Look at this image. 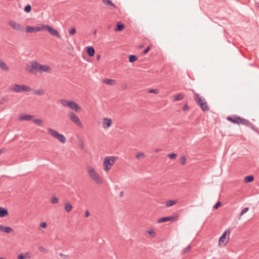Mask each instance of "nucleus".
Instances as JSON below:
<instances>
[{
    "instance_id": "1",
    "label": "nucleus",
    "mask_w": 259,
    "mask_h": 259,
    "mask_svg": "<svg viewBox=\"0 0 259 259\" xmlns=\"http://www.w3.org/2000/svg\"><path fill=\"white\" fill-rule=\"evenodd\" d=\"M192 91L194 93V99L195 102L199 106L201 110L204 112L208 111L209 110V107L204 98H202L199 94L195 93L193 90Z\"/></svg>"
},
{
    "instance_id": "2",
    "label": "nucleus",
    "mask_w": 259,
    "mask_h": 259,
    "mask_svg": "<svg viewBox=\"0 0 259 259\" xmlns=\"http://www.w3.org/2000/svg\"><path fill=\"white\" fill-rule=\"evenodd\" d=\"M39 63L36 61H33L30 62V64H26L25 70L27 72L32 74H35L39 72Z\"/></svg>"
},
{
    "instance_id": "3",
    "label": "nucleus",
    "mask_w": 259,
    "mask_h": 259,
    "mask_svg": "<svg viewBox=\"0 0 259 259\" xmlns=\"http://www.w3.org/2000/svg\"><path fill=\"white\" fill-rule=\"evenodd\" d=\"M117 158L116 157L114 156L106 157L104 158L103 166L105 171L107 172L111 169V167L114 164L115 160Z\"/></svg>"
},
{
    "instance_id": "4",
    "label": "nucleus",
    "mask_w": 259,
    "mask_h": 259,
    "mask_svg": "<svg viewBox=\"0 0 259 259\" xmlns=\"http://www.w3.org/2000/svg\"><path fill=\"white\" fill-rule=\"evenodd\" d=\"M48 133L53 137L58 140L62 143H65L66 141L65 136L59 133L57 131H55L51 128H48Z\"/></svg>"
},
{
    "instance_id": "5",
    "label": "nucleus",
    "mask_w": 259,
    "mask_h": 259,
    "mask_svg": "<svg viewBox=\"0 0 259 259\" xmlns=\"http://www.w3.org/2000/svg\"><path fill=\"white\" fill-rule=\"evenodd\" d=\"M88 172L91 178L98 184L103 183V180L99 175L95 171L93 167H89L88 168Z\"/></svg>"
},
{
    "instance_id": "6",
    "label": "nucleus",
    "mask_w": 259,
    "mask_h": 259,
    "mask_svg": "<svg viewBox=\"0 0 259 259\" xmlns=\"http://www.w3.org/2000/svg\"><path fill=\"white\" fill-rule=\"evenodd\" d=\"M227 120L234 123L238 124H244L246 122V119L237 115H233V116H228L227 117Z\"/></svg>"
},
{
    "instance_id": "7",
    "label": "nucleus",
    "mask_w": 259,
    "mask_h": 259,
    "mask_svg": "<svg viewBox=\"0 0 259 259\" xmlns=\"http://www.w3.org/2000/svg\"><path fill=\"white\" fill-rule=\"evenodd\" d=\"M12 90L16 93H20L23 91L29 92L31 91L32 89L30 87L25 85H19L18 84H15L14 85Z\"/></svg>"
},
{
    "instance_id": "8",
    "label": "nucleus",
    "mask_w": 259,
    "mask_h": 259,
    "mask_svg": "<svg viewBox=\"0 0 259 259\" xmlns=\"http://www.w3.org/2000/svg\"><path fill=\"white\" fill-rule=\"evenodd\" d=\"M68 116L70 120L76 124L77 126L81 127L82 124L81 123L78 116L73 112H70L68 113Z\"/></svg>"
},
{
    "instance_id": "9",
    "label": "nucleus",
    "mask_w": 259,
    "mask_h": 259,
    "mask_svg": "<svg viewBox=\"0 0 259 259\" xmlns=\"http://www.w3.org/2000/svg\"><path fill=\"white\" fill-rule=\"evenodd\" d=\"M43 28L44 30L48 31L52 35L56 36L58 37H60L59 32L51 26L48 25H43Z\"/></svg>"
},
{
    "instance_id": "10",
    "label": "nucleus",
    "mask_w": 259,
    "mask_h": 259,
    "mask_svg": "<svg viewBox=\"0 0 259 259\" xmlns=\"http://www.w3.org/2000/svg\"><path fill=\"white\" fill-rule=\"evenodd\" d=\"M178 215L177 214H176L172 216H169L160 218L157 220V222L158 223H162L167 221L174 222L176 221L178 219Z\"/></svg>"
},
{
    "instance_id": "11",
    "label": "nucleus",
    "mask_w": 259,
    "mask_h": 259,
    "mask_svg": "<svg viewBox=\"0 0 259 259\" xmlns=\"http://www.w3.org/2000/svg\"><path fill=\"white\" fill-rule=\"evenodd\" d=\"M44 30L43 25L41 26L33 27L28 26L26 28V31L29 33L36 32Z\"/></svg>"
},
{
    "instance_id": "12",
    "label": "nucleus",
    "mask_w": 259,
    "mask_h": 259,
    "mask_svg": "<svg viewBox=\"0 0 259 259\" xmlns=\"http://www.w3.org/2000/svg\"><path fill=\"white\" fill-rule=\"evenodd\" d=\"M229 235H230V229H228L226 230L223 233V234L222 235V236L220 237L219 241V244H221V243H224V244L225 245L226 243H227L228 242L227 241H226L225 242L226 236L228 235L229 237Z\"/></svg>"
},
{
    "instance_id": "13",
    "label": "nucleus",
    "mask_w": 259,
    "mask_h": 259,
    "mask_svg": "<svg viewBox=\"0 0 259 259\" xmlns=\"http://www.w3.org/2000/svg\"><path fill=\"white\" fill-rule=\"evenodd\" d=\"M9 24L14 29L20 31H23L24 29L21 27L20 24L17 23L14 21H10L9 22Z\"/></svg>"
},
{
    "instance_id": "14",
    "label": "nucleus",
    "mask_w": 259,
    "mask_h": 259,
    "mask_svg": "<svg viewBox=\"0 0 259 259\" xmlns=\"http://www.w3.org/2000/svg\"><path fill=\"white\" fill-rule=\"evenodd\" d=\"M39 73L46 72L50 73L51 71V68L48 65H41L39 64Z\"/></svg>"
},
{
    "instance_id": "15",
    "label": "nucleus",
    "mask_w": 259,
    "mask_h": 259,
    "mask_svg": "<svg viewBox=\"0 0 259 259\" xmlns=\"http://www.w3.org/2000/svg\"><path fill=\"white\" fill-rule=\"evenodd\" d=\"M69 108L76 112L79 111L81 109V107L73 101H70V104Z\"/></svg>"
},
{
    "instance_id": "16",
    "label": "nucleus",
    "mask_w": 259,
    "mask_h": 259,
    "mask_svg": "<svg viewBox=\"0 0 259 259\" xmlns=\"http://www.w3.org/2000/svg\"><path fill=\"white\" fill-rule=\"evenodd\" d=\"M112 124V120L107 118H104L102 126L104 128L109 127Z\"/></svg>"
},
{
    "instance_id": "17",
    "label": "nucleus",
    "mask_w": 259,
    "mask_h": 259,
    "mask_svg": "<svg viewBox=\"0 0 259 259\" xmlns=\"http://www.w3.org/2000/svg\"><path fill=\"white\" fill-rule=\"evenodd\" d=\"M32 117L33 116L31 115L23 114L19 116V120L20 121L29 120L32 119Z\"/></svg>"
},
{
    "instance_id": "18",
    "label": "nucleus",
    "mask_w": 259,
    "mask_h": 259,
    "mask_svg": "<svg viewBox=\"0 0 259 259\" xmlns=\"http://www.w3.org/2000/svg\"><path fill=\"white\" fill-rule=\"evenodd\" d=\"M13 231V229L10 227H6L3 225H0V231L10 233Z\"/></svg>"
},
{
    "instance_id": "19",
    "label": "nucleus",
    "mask_w": 259,
    "mask_h": 259,
    "mask_svg": "<svg viewBox=\"0 0 259 259\" xmlns=\"http://www.w3.org/2000/svg\"><path fill=\"white\" fill-rule=\"evenodd\" d=\"M102 1L104 5L111 9L116 8V6L110 0H102Z\"/></svg>"
},
{
    "instance_id": "20",
    "label": "nucleus",
    "mask_w": 259,
    "mask_h": 259,
    "mask_svg": "<svg viewBox=\"0 0 259 259\" xmlns=\"http://www.w3.org/2000/svg\"><path fill=\"white\" fill-rule=\"evenodd\" d=\"M87 49V52L88 54V55L90 57H93L95 55V51L94 48L93 47H87L86 48Z\"/></svg>"
},
{
    "instance_id": "21",
    "label": "nucleus",
    "mask_w": 259,
    "mask_h": 259,
    "mask_svg": "<svg viewBox=\"0 0 259 259\" xmlns=\"http://www.w3.org/2000/svg\"><path fill=\"white\" fill-rule=\"evenodd\" d=\"M0 68L5 71H8L9 70L6 63L1 59H0Z\"/></svg>"
},
{
    "instance_id": "22",
    "label": "nucleus",
    "mask_w": 259,
    "mask_h": 259,
    "mask_svg": "<svg viewBox=\"0 0 259 259\" xmlns=\"http://www.w3.org/2000/svg\"><path fill=\"white\" fill-rule=\"evenodd\" d=\"M9 213L7 208L0 207V218H4Z\"/></svg>"
},
{
    "instance_id": "23",
    "label": "nucleus",
    "mask_w": 259,
    "mask_h": 259,
    "mask_svg": "<svg viewBox=\"0 0 259 259\" xmlns=\"http://www.w3.org/2000/svg\"><path fill=\"white\" fill-rule=\"evenodd\" d=\"M124 28V25L121 22H118L115 28V30L116 31H121Z\"/></svg>"
},
{
    "instance_id": "24",
    "label": "nucleus",
    "mask_w": 259,
    "mask_h": 259,
    "mask_svg": "<svg viewBox=\"0 0 259 259\" xmlns=\"http://www.w3.org/2000/svg\"><path fill=\"white\" fill-rule=\"evenodd\" d=\"M103 82L109 85H113L116 83V81L112 79H105L103 80Z\"/></svg>"
},
{
    "instance_id": "25",
    "label": "nucleus",
    "mask_w": 259,
    "mask_h": 259,
    "mask_svg": "<svg viewBox=\"0 0 259 259\" xmlns=\"http://www.w3.org/2000/svg\"><path fill=\"white\" fill-rule=\"evenodd\" d=\"M60 103L62 106L64 107H69L70 104V101H68L66 99H61L60 100Z\"/></svg>"
},
{
    "instance_id": "26",
    "label": "nucleus",
    "mask_w": 259,
    "mask_h": 259,
    "mask_svg": "<svg viewBox=\"0 0 259 259\" xmlns=\"http://www.w3.org/2000/svg\"><path fill=\"white\" fill-rule=\"evenodd\" d=\"M184 97V94H183L182 93L179 94L178 95H177L174 97V101H180L183 99Z\"/></svg>"
},
{
    "instance_id": "27",
    "label": "nucleus",
    "mask_w": 259,
    "mask_h": 259,
    "mask_svg": "<svg viewBox=\"0 0 259 259\" xmlns=\"http://www.w3.org/2000/svg\"><path fill=\"white\" fill-rule=\"evenodd\" d=\"M243 125H245L248 127H249L252 130L254 131H256V130L255 128L254 125L248 120L246 119V122H245Z\"/></svg>"
},
{
    "instance_id": "28",
    "label": "nucleus",
    "mask_w": 259,
    "mask_h": 259,
    "mask_svg": "<svg viewBox=\"0 0 259 259\" xmlns=\"http://www.w3.org/2000/svg\"><path fill=\"white\" fill-rule=\"evenodd\" d=\"M72 209V206L69 202H67L65 204V209L67 212H70Z\"/></svg>"
},
{
    "instance_id": "29",
    "label": "nucleus",
    "mask_w": 259,
    "mask_h": 259,
    "mask_svg": "<svg viewBox=\"0 0 259 259\" xmlns=\"http://www.w3.org/2000/svg\"><path fill=\"white\" fill-rule=\"evenodd\" d=\"M254 177L252 176H247L244 178V182L245 183H250L253 181Z\"/></svg>"
},
{
    "instance_id": "30",
    "label": "nucleus",
    "mask_w": 259,
    "mask_h": 259,
    "mask_svg": "<svg viewBox=\"0 0 259 259\" xmlns=\"http://www.w3.org/2000/svg\"><path fill=\"white\" fill-rule=\"evenodd\" d=\"M128 59H129L130 62L133 63L138 59V58L135 55H129Z\"/></svg>"
},
{
    "instance_id": "31",
    "label": "nucleus",
    "mask_w": 259,
    "mask_h": 259,
    "mask_svg": "<svg viewBox=\"0 0 259 259\" xmlns=\"http://www.w3.org/2000/svg\"><path fill=\"white\" fill-rule=\"evenodd\" d=\"M9 100H10L9 97L8 96H5L1 99V100L0 101V104L2 105L5 103H7L9 101Z\"/></svg>"
},
{
    "instance_id": "32",
    "label": "nucleus",
    "mask_w": 259,
    "mask_h": 259,
    "mask_svg": "<svg viewBox=\"0 0 259 259\" xmlns=\"http://www.w3.org/2000/svg\"><path fill=\"white\" fill-rule=\"evenodd\" d=\"M176 203V202L175 200H169L166 201L165 205L167 207H170V206L175 204Z\"/></svg>"
},
{
    "instance_id": "33",
    "label": "nucleus",
    "mask_w": 259,
    "mask_h": 259,
    "mask_svg": "<svg viewBox=\"0 0 259 259\" xmlns=\"http://www.w3.org/2000/svg\"><path fill=\"white\" fill-rule=\"evenodd\" d=\"M33 121L35 123H36L37 125H38L39 126H42V125L43 121L41 119H34L33 120Z\"/></svg>"
},
{
    "instance_id": "34",
    "label": "nucleus",
    "mask_w": 259,
    "mask_h": 259,
    "mask_svg": "<svg viewBox=\"0 0 259 259\" xmlns=\"http://www.w3.org/2000/svg\"><path fill=\"white\" fill-rule=\"evenodd\" d=\"M34 94L38 95L39 96L42 95L44 94L45 92L43 90L40 89V90H35L33 92Z\"/></svg>"
},
{
    "instance_id": "35",
    "label": "nucleus",
    "mask_w": 259,
    "mask_h": 259,
    "mask_svg": "<svg viewBox=\"0 0 259 259\" xmlns=\"http://www.w3.org/2000/svg\"><path fill=\"white\" fill-rule=\"evenodd\" d=\"M24 11L26 13H29L31 11V6L30 5H26L24 8Z\"/></svg>"
},
{
    "instance_id": "36",
    "label": "nucleus",
    "mask_w": 259,
    "mask_h": 259,
    "mask_svg": "<svg viewBox=\"0 0 259 259\" xmlns=\"http://www.w3.org/2000/svg\"><path fill=\"white\" fill-rule=\"evenodd\" d=\"M145 154L143 152H139L137 153L136 155V157L138 159L144 158L145 157Z\"/></svg>"
},
{
    "instance_id": "37",
    "label": "nucleus",
    "mask_w": 259,
    "mask_h": 259,
    "mask_svg": "<svg viewBox=\"0 0 259 259\" xmlns=\"http://www.w3.org/2000/svg\"><path fill=\"white\" fill-rule=\"evenodd\" d=\"M191 248V245H188L186 247H185L184 249L183 253V254L187 253V252H188L190 251Z\"/></svg>"
},
{
    "instance_id": "38",
    "label": "nucleus",
    "mask_w": 259,
    "mask_h": 259,
    "mask_svg": "<svg viewBox=\"0 0 259 259\" xmlns=\"http://www.w3.org/2000/svg\"><path fill=\"white\" fill-rule=\"evenodd\" d=\"M168 156L169 158H170V159H174L176 158L177 157V154H175V153H169L168 155Z\"/></svg>"
},
{
    "instance_id": "39",
    "label": "nucleus",
    "mask_w": 259,
    "mask_h": 259,
    "mask_svg": "<svg viewBox=\"0 0 259 259\" xmlns=\"http://www.w3.org/2000/svg\"><path fill=\"white\" fill-rule=\"evenodd\" d=\"M51 201L53 204H56L58 203V199L56 197H53L52 198Z\"/></svg>"
},
{
    "instance_id": "40",
    "label": "nucleus",
    "mask_w": 259,
    "mask_h": 259,
    "mask_svg": "<svg viewBox=\"0 0 259 259\" xmlns=\"http://www.w3.org/2000/svg\"><path fill=\"white\" fill-rule=\"evenodd\" d=\"M186 161V158L185 156H183L181 157V158H180L181 163L182 165H184L185 164Z\"/></svg>"
},
{
    "instance_id": "41",
    "label": "nucleus",
    "mask_w": 259,
    "mask_h": 259,
    "mask_svg": "<svg viewBox=\"0 0 259 259\" xmlns=\"http://www.w3.org/2000/svg\"><path fill=\"white\" fill-rule=\"evenodd\" d=\"M222 205V203L220 201H218L213 206V209H217Z\"/></svg>"
},
{
    "instance_id": "42",
    "label": "nucleus",
    "mask_w": 259,
    "mask_h": 259,
    "mask_svg": "<svg viewBox=\"0 0 259 259\" xmlns=\"http://www.w3.org/2000/svg\"><path fill=\"white\" fill-rule=\"evenodd\" d=\"M76 32V29L75 28L73 27L69 31V33L70 35H74Z\"/></svg>"
},
{
    "instance_id": "43",
    "label": "nucleus",
    "mask_w": 259,
    "mask_h": 259,
    "mask_svg": "<svg viewBox=\"0 0 259 259\" xmlns=\"http://www.w3.org/2000/svg\"><path fill=\"white\" fill-rule=\"evenodd\" d=\"M248 209H249L248 207H245V208H243V209H242L241 213H240V215H242L244 213H245L248 210Z\"/></svg>"
},
{
    "instance_id": "44",
    "label": "nucleus",
    "mask_w": 259,
    "mask_h": 259,
    "mask_svg": "<svg viewBox=\"0 0 259 259\" xmlns=\"http://www.w3.org/2000/svg\"><path fill=\"white\" fill-rule=\"evenodd\" d=\"M38 249H39V250L40 251H41V252H44V253H47V250H46V249H45L43 246H39V247H38Z\"/></svg>"
},
{
    "instance_id": "45",
    "label": "nucleus",
    "mask_w": 259,
    "mask_h": 259,
    "mask_svg": "<svg viewBox=\"0 0 259 259\" xmlns=\"http://www.w3.org/2000/svg\"><path fill=\"white\" fill-rule=\"evenodd\" d=\"M149 93L157 94L158 93V91L157 89H150L148 91Z\"/></svg>"
},
{
    "instance_id": "46",
    "label": "nucleus",
    "mask_w": 259,
    "mask_h": 259,
    "mask_svg": "<svg viewBox=\"0 0 259 259\" xmlns=\"http://www.w3.org/2000/svg\"><path fill=\"white\" fill-rule=\"evenodd\" d=\"M151 49V46H148L143 51V54H147Z\"/></svg>"
},
{
    "instance_id": "47",
    "label": "nucleus",
    "mask_w": 259,
    "mask_h": 259,
    "mask_svg": "<svg viewBox=\"0 0 259 259\" xmlns=\"http://www.w3.org/2000/svg\"><path fill=\"white\" fill-rule=\"evenodd\" d=\"M47 224L45 222H41L40 224V227L42 228H45L47 227Z\"/></svg>"
},
{
    "instance_id": "48",
    "label": "nucleus",
    "mask_w": 259,
    "mask_h": 259,
    "mask_svg": "<svg viewBox=\"0 0 259 259\" xmlns=\"http://www.w3.org/2000/svg\"><path fill=\"white\" fill-rule=\"evenodd\" d=\"M147 233H148L149 235H152V236H154V235H155V232H154V231L153 230H150L148 231H147Z\"/></svg>"
},
{
    "instance_id": "49",
    "label": "nucleus",
    "mask_w": 259,
    "mask_h": 259,
    "mask_svg": "<svg viewBox=\"0 0 259 259\" xmlns=\"http://www.w3.org/2000/svg\"><path fill=\"white\" fill-rule=\"evenodd\" d=\"M25 258H26V256H25V255H24L23 254H20L18 256L17 259H25Z\"/></svg>"
},
{
    "instance_id": "50",
    "label": "nucleus",
    "mask_w": 259,
    "mask_h": 259,
    "mask_svg": "<svg viewBox=\"0 0 259 259\" xmlns=\"http://www.w3.org/2000/svg\"><path fill=\"white\" fill-rule=\"evenodd\" d=\"M183 109V110H184V111L188 110L189 109V107H188V105L187 104L184 105Z\"/></svg>"
},
{
    "instance_id": "51",
    "label": "nucleus",
    "mask_w": 259,
    "mask_h": 259,
    "mask_svg": "<svg viewBox=\"0 0 259 259\" xmlns=\"http://www.w3.org/2000/svg\"><path fill=\"white\" fill-rule=\"evenodd\" d=\"M24 255H25V256H26V258H30L29 252H26Z\"/></svg>"
},
{
    "instance_id": "52",
    "label": "nucleus",
    "mask_w": 259,
    "mask_h": 259,
    "mask_svg": "<svg viewBox=\"0 0 259 259\" xmlns=\"http://www.w3.org/2000/svg\"><path fill=\"white\" fill-rule=\"evenodd\" d=\"M84 215L85 216V217H88L90 215V212L88 210H87L85 212Z\"/></svg>"
},
{
    "instance_id": "53",
    "label": "nucleus",
    "mask_w": 259,
    "mask_h": 259,
    "mask_svg": "<svg viewBox=\"0 0 259 259\" xmlns=\"http://www.w3.org/2000/svg\"><path fill=\"white\" fill-rule=\"evenodd\" d=\"M59 255L63 258H66L67 257V255L63 254L62 253H60Z\"/></svg>"
},
{
    "instance_id": "54",
    "label": "nucleus",
    "mask_w": 259,
    "mask_h": 259,
    "mask_svg": "<svg viewBox=\"0 0 259 259\" xmlns=\"http://www.w3.org/2000/svg\"><path fill=\"white\" fill-rule=\"evenodd\" d=\"M123 195V192L121 191L120 192V196H122Z\"/></svg>"
},
{
    "instance_id": "55",
    "label": "nucleus",
    "mask_w": 259,
    "mask_h": 259,
    "mask_svg": "<svg viewBox=\"0 0 259 259\" xmlns=\"http://www.w3.org/2000/svg\"><path fill=\"white\" fill-rule=\"evenodd\" d=\"M4 152V150L3 149H0V155Z\"/></svg>"
},
{
    "instance_id": "56",
    "label": "nucleus",
    "mask_w": 259,
    "mask_h": 259,
    "mask_svg": "<svg viewBox=\"0 0 259 259\" xmlns=\"http://www.w3.org/2000/svg\"><path fill=\"white\" fill-rule=\"evenodd\" d=\"M160 151V149H157L156 150V152H159Z\"/></svg>"
},
{
    "instance_id": "57",
    "label": "nucleus",
    "mask_w": 259,
    "mask_h": 259,
    "mask_svg": "<svg viewBox=\"0 0 259 259\" xmlns=\"http://www.w3.org/2000/svg\"><path fill=\"white\" fill-rule=\"evenodd\" d=\"M96 32H97V30H95V31L94 32V34H96Z\"/></svg>"
},
{
    "instance_id": "58",
    "label": "nucleus",
    "mask_w": 259,
    "mask_h": 259,
    "mask_svg": "<svg viewBox=\"0 0 259 259\" xmlns=\"http://www.w3.org/2000/svg\"><path fill=\"white\" fill-rule=\"evenodd\" d=\"M100 55H99V56L97 57V59L99 60V59H100Z\"/></svg>"
},
{
    "instance_id": "59",
    "label": "nucleus",
    "mask_w": 259,
    "mask_h": 259,
    "mask_svg": "<svg viewBox=\"0 0 259 259\" xmlns=\"http://www.w3.org/2000/svg\"><path fill=\"white\" fill-rule=\"evenodd\" d=\"M0 259H5V258L2 257H0Z\"/></svg>"
},
{
    "instance_id": "60",
    "label": "nucleus",
    "mask_w": 259,
    "mask_h": 259,
    "mask_svg": "<svg viewBox=\"0 0 259 259\" xmlns=\"http://www.w3.org/2000/svg\"><path fill=\"white\" fill-rule=\"evenodd\" d=\"M81 147H82V148H83V144H82V145H81Z\"/></svg>"
},
{
    "instance_id": "61",
    "label": "nucleus",
    "mask_w": 259,
    "mask_h": 259,
    "mask_svg": "<svg viewBox=\"0 0 259 259\" xmlns=\"http://www.w3.org/2000/svg\"><path fill=\"white\" fill-rule=\"evenodd\" d=\"M142 47H143V46H141L140 48H141Z\"/></svg>"
}]
</instances>
